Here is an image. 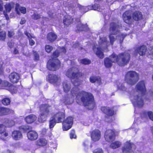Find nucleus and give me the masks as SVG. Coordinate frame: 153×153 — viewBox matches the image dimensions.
I'll use <instances>...</instances> for the list:
<instances>
[{"mask_svg":"<svg viewBox=\"0 0 153 153\" xmlns=\"http://www.w3.org/2000/svg\"><path fill=\"white\" fill-rule=\"evenodd\" d=\"M65 117V114L63 112H59L55 114L53 118L56 122L59 123L61 122Z\"/></svg>","mask_w":153,"mask_h":153,"instance_id":"obj_13","label":"nucleus"},{"mask_svg":"<svg viewBox=\"0 0 153 153\" xmlns=\"http://www.w3.org/2000/svg\"><path fill=\"white\" fill-rule=\"evenodd\" d=\"M76 137V135L75 134V131L74 130H72L70 133V137L71 138H75Z\"/></svg>","mask_w":153,"mask_h":153,"instance_id":"obj_48","label":"nucleus"},{"mask_svg":"<svg viewBox=\"0 0 153 153\" xmlns=\"http://www.w3.org/2000/svg\"><path fill=\"white\" fill-rule=\"evenodd\" d=\"M100 47H99L94 48L93 50L97 55L100 58H102L104 55L101 49V47H106L109 44V42H107L105 37L101 38L99 42Z\"/></svg>","mask_w":153,"mask_h":153,"instance_id":"obj_6","label":"nucleus"},{"mask_svg":"<svg viewBox=\"0 0 153 153\" xmlns=\"http://www.w3.org/2000/svg\"><path fill=\"white\" fill-rule=\"evenodd\" d=\"M73 118L71 117H67L63 123V129L64 131H67L70 129L73 123Z\"/></svg>","mask_w":153,"mask_h":153,"instance_id":"obj_9","label":"nucleus"},{"mask_svg":"<svg viewBox=\"0 0 153 153\" xmlns=\"http://www.w3.org/2000/svg\"><path fill=\"white\" fill-rule=\"evenodd\" d=\"M80 63L85 65L89 64L91 63V61L87 59H83L80 60Z\"/></svg>","mask_w":153,"mask_h":153,"instance_id":"obj_37","label":"nucleus"},{"mask_svg":"<svg viewBox=\"0 0 153 153\" xmlns=\"http://www.w3.org/2000/svg\"><path fill=\"white\" fill-rule=\"evenodd\" d=\"M13 138L15 140H19L22 138V135L21 132L19 131H13L12 134Z\"/></svg>","mask_w":153,"mask_h":153,"instance_id":"obj_21","label":"nucleus"},{"mask_svg":"<svg viewBox=\"0 0 153 153\" xmlns=\"http://www.w3.org/2000/svg\"><path fill=\"white\" fill-rule=\"evenodd\" d=\"M2 107L0 108V116L2 115Z\"/></svg>","mask_w":153,"mask_h":153,"instance_id":"obj_61","label":"nucleus"},{"mask_svg":"<svg viewBox=\"0 0 153 153\" xmlns=\"http://www.w3.org/2000/svg\"><path fill=\"white\" fill-rule=\"evenodd\" d=\"M121 27V26L116 23H112L110 24L109 39L111 45H113L114 42L115 40V38L112 35H116L119 33Z\"/></svg>","mask_w":153,"mask_h":153,"instance_id":"obj_7","label":"nucleus"},{"mask_svg":"<svg viewBox=\"0 0 153 153\" xmlns=\"http://www.w3.org/2000/svg\"><path fill=\"white\" fill-rule=\"evenodd\" d=\"M133 145V144L129 143V142H127L125 144L123 149V153H127L130 152L131 148Z\"/></svg>","mask_w":153,"mask_h":153,"instance_id":"obj_19","label":"nucleus"},{"mask_svg":"<svg viewBox=\"0 0 153 153\" xmlns=\"http://www.w3.org/2000/svg\"><path fill=\"white\" fill-rule=\"evenodd\" d=\"M109 58L112 62H117L119 65L123 66L129 62L130 55L128 53H120L117 56L113 53Z\"/></svg>","mask_w":153,"mask_h":153,"instance_id":"obj_2","label":"nucleus"},{"mask_svg":"<svg viewBox=\"0 0 153 153\" xmlns=\"http://www.w3.org/2000/svg\"><path fill=\"white\" fill-rule=\"evenodd\" d=\"M49 77L50 79V82L52 83L57 84L60 82V77L56 75L50 74L49 75Z\"/></svg>","mask_w":153,"mask_h":153,"instance_id":"obj_18","label":"nucleus"},{"mask_svg":"<svg viewBox=\"0 0 153 153\" xmlns=\"http://www.w3.org/2000/svg\"><path fill=\"white\" fill-rule=\"evenodd\" d=\"M59 53L58 50L56 51L53 54L52 56L53 57L56 58L59 55Z\"/></svg>","mask_w":153,"mask_h":153,"instance_id":"obj_47","label":"nucleus"},{"mask_svg":"<svg viewBox=\"0 0 153 153\" xmlns=\"http://www.w3.org/2000/svg\"><path fill=\"white\" fill-rule=\"evenodd\" d=\"M114 132L111 130H107L105 132V138L107 141H111L114 139Z\"/></svg>","mask_w":153,"mask_h":153,"instance_id":"obj_11","label":"nucleus"},{"mask_svg":"<svg viewBox=\"0 0 153 153\" xmlns=\"http://www.w3.org/2000/svg\"><path fill=\"white\" fill-rule=\"evenodd\" d=\"M3 9L2 3L1 1H0V11H2L3 10Z\"/></svg>","mask_w":153,"mask_h":153,"instance_id":"obj_59","label":"nucleus"},{"mask_svg":"<svg viewBox=\"0 0 153 153\" xmlns=\"http://www.w3.org/2000/svg\"><path fill=\"white\" fill-rule=\"evenodd\" d=\"M9 78L10 81L13 83H17L19 78L18 74L16 72L11 73L9 75Z\"/></svg>","mask_w":153,"mask_h":153,"instance_id":"obj_16","label":"nucleus"},{"mask_svg":"<svg viewBox=\"0 0 153 153\" xmlns=\"http://www.w3.org/2000/svg\"><path fill=\"white\" fill-rule=\"evenodd\" d=\"M4 15L6 19L7 20H8L9 19V17H8V16L7 15H5V14H4Z\"/></svg>","mask_w":153,"mask_h":153,"instance_id":"obj_62","label":"nucleus"},{"mask_svg":"<svg viewBox=\"0 0 153 153\" xmlns=\"http://www.w3.org/2000/svg\"><path fill=\"white\" fill-rule=\"evenodd\" d=\"M109 107H102L101 108V111L106 114L108 110H109Z\"/></svg>","mask_w":153,"mask_h":153,"instance_id":"obj_46","label":"nucleus"},{"mask_svg":"<svg viewBox=\"0 0 153 153\" xmlns=\"http://www.w3.org/2000/svg\"><path fill=\"white\" fill-rule=\"evenodd\" d=\"M28 139L31 140H36L38 137V134L35 131H31L28 132L27 134Z\"/></svg>","mask_w":153,"mask_h":153,"instance_id":"obj_17","label":"nucleus"},{"mask_svg":"<svg viewBox=\"0 0 153 153\" xmlns=\"http://www.w3.org/2000/svg\"><path fill=\"white\" fill-rule=\"evenodd\" d=\"M34 56L35 57V59L37 60H38L39 59V55L37 53V52H35L34 53Z\"/></svg>","mask_w":153,"mask_h":153,"instance_id":"obj_55","label":"nucleus"},{"mask_svg":"<svg viewBox=\"0 0 153 153\" xmlns=\"http://www.w3.org/2000/svg\"><path fill=\"white\" fill-rule=\"evenodd\" d=\"M146 50V48L145 46H142L137 49V51L140 55H143L145 54Z\"/></svg>","mask_w":153,"mask_h":153,"instance_id":"obj_26","label":"nucleus"},{"mask_svg":"<svg viewBox=\"0 0 153 153\" xmlns=\"http://www.w3.org/2000/svg\"><path fill=\"white\" fill-rule=\"evenodd\" d=\"M60 66L59 61L57 59H53L49 60L47 65L48 69L52 71H55Z\"/></svg>","mask_w":153,"mask_h":153,"instance_id":"obj_8","label":"nucleus"},{"mask_svg":"<svg viewBox=\"0 0 153 153\" xmlns=\"http://www.w3.org/2000/svg\"><path fill=\"white\" fill-rule=\"evenodd\" d=\"M14 4L13 2L6 4L4 6L6 12H10L11 9L13 7Z\"/></svg>","mask_w":153,"mask_h":153,"instance_id":"obj_28","label":"nucleus"},{"mask_svg":"<svg viewBox=\"0 0 153 153\" xmlns=\"http://www.w3.org/2000/svg\"><path fill=\"white\" fill-rule=\"evenodd\" d=\"M25 34L27 36L29 39L31 38H34V37L33 35L30 34V33L27 31L25 32Z\"/></svg>","mask_w":153,"mask_h":153,"instance_id":"obj_44","label":"nucleus"},{"mask_svg":"<svg viewBox=\"0 0 153 153\" xmlns=\"http://www.w3.org/2000/svg\"><path fill=\"white\" fill-rule=\"evenodd\" d=\"M59 49L60 51L64 53L66 52V50L64 47L61 48Z\"/></svg>","mask_w":153,"mask_h":153,"instance_id":"obj_58","label":"nucleus"},{"mask_svg":"<svg viewBox=\"0 0 153 153\" xmlns=\"http://www.w3.org/2000/svg\"><path fill=\"white\" fill-rule=\"evenodd\" d=\"M112 62L109 58H106L105 59L104 64L106 68L110 67L112 65Z\"/></svg>","mask_w":153,"mask_h":153,"instance_id":"obj_31","label":"nucleus"},{"mask_svg":"<svg viewBox=\"0 0 153 153\" xmlns=\"http://www.w3.org/2000/svg\"><path fill=\"white\" fill-rule=\"evenodd\" d=\"M41 16L39 14L36 13H34L32 16L31 17L33 19L35 20H37L40 18L41 17Z\"/></svg>","mask_w":153,"mask_h":153,"instance_id":"obj_39","label":"nucleus"},{"mask_svg":"<svg viewBox=\"0 0 153 153\" xmlns=\"http://www.w3.org/2000/svg\"><path fill=\"white\" fill-rule=\"evenodd\" d=\"M73 21V18L70 16H67L65 17L63 20V22L66 25H70Z\"/></svg>","mask_w":153,"mask_h":153,"instance_id":"obj_25","label":"nucleus"},{"mask_svg":"<svg viewBox=\"0 0 153 153\" xmlns=\"http://www.w3.org/2000/svg\"><path fill=\"white\" fill-rule=\"evenodd\" d=\"M6 37V33L5 31H2L0 32V40H4Z\"/></svg>","mask_w":153,"mask_h":153,"instance_id":"obj_38","label":"nucleus"},{"mask_svg":"<svg viewBox=\"0 0 153 153\" xmlns=\"http://www.w3.org/2000/svg\"><path fill=\"white\" fill-rule=\"evenodd\" d=\"M131 97L132 101L135 105L140 107H141L143 106V103L142 97H139L136 95V96L134 97L131 96Z\"/></svg>","mask_w":153,"mask_h":153,"instance_id":"obj_10","label":"nucleus"},{"mask_svg":"<svg viewBox=\"0 0 153 153\" xmlns=\"http://www.w3.org/2000/svg\"><path fill=\"white\" fill-rule=\"evenodd\" d=\"M43 19L44 20H46V21H47L48 20V19L47 18H46V17H43Z\"/></svg>","mask_w":153,"mask_h":153,"instance_id":"obj_63","label":"nucleus"},{"mask_svg":"<svg viewBox=\"0 0 153 153\" xmlns=\"http://www.w3.org/2000/svg\"><path fill=\"white\" fill-rule=\"evenodd\" d=\"M15 10L17 14L19 15H20L21 13L25 14L26 12V8L24 7H20L18 3L16 4Z\"/></svg>","mask_w":153,"mask_h":153,"instance_id":"obj_20","label":"nucleus"},{"mask_svg":"<svg viewBox=\"0 0 153 153\" xmlns=\"http://www.w3.org/2000/svg\"><path fill=\"white\" fill-rule=\"evenodd\" d=\"M26 22V20L24 18H22L20 22V24L21 25H23Z\"/></svg>","mask_w":153,"mask_h":153,"instance_id":"obj_57","label":"nucleus"},{"mask_svg":"<svg viewBox=\"0 0 153 153\" xmlns=\"http://www.w3.org/2000/svg\"><path fill=\"white\" fill-rule=\"evenodd\" d=\"M99 4H95L93 6V8L94 10H96L99 8Z\"/></svg>","mask_w":153,"mask_h":153,"instance_id":"obj_53","label":"nucleus"},{"mask_svg":"<svg viewBox=\"0 0 153 153\" xmlns=\"http://www.w3.org/2000/svg\"><path fill=\"white\" fill-rule=\"evenodd\" d=\"M47 143V141L45 139L41 138L36 142V144L39 146H43L45 145Z\"/></svg>","mask_w":153,"mask_h":153,"instance_id":"obj_29","label":"nucleus"},{"mask_svg":"<svg viewBox=\"0 0 153 153\" xmlns=\"http://www.w3.org/2000/svg\"><path fill=\"white\" fill-rule=\"evenodd\" d=\"M14 122L12 120H10L8 123H7V126L8 127H11L14 125Z\"/></svg>","mask_w":153,"mask_h":153,"instance_id":"obj_49","label":"nucleus"},{"mask_svg":"<svg viewBox=\"0 0 153 153\" xmlns=\"http://www.w3.org/2000/svg\"><path fill=\"white\" fill-rule=\"evenodd\" d=\"M69 100L70 101L71 100V102H73V99L72 98H71V99L68 98L67 99H66V101H65V103H66L67 104H70L71 103V102L70 101H69Z\"/></svg>","mask_w":153,"mask_h":153,"instance_id":"obj_51","label":"nucleus"},{"mask_svg":"<svg viewBox=\"0 0 153 153\" xmlns=\"http://www.w3.org/2000/svg\"><path fill=\"white\" fill-rule=\"evenodd\" d=\"M2 115H7L11 112L9 108L2 107Z\"/></svg>","mask_w":153,"mask_h":153,"instance_id":"obj_35","label":"nucleus"},{"mask_svg":"<svg viewBox=\"0 0 153 153\" xmlns=\"http://www.w3.org/2000/svg\"><path fill=\"white\" fill-rule=\"evenodd\" d=\"M65 74L68 77L72 79V82L75 87L71 89V93L73 96L76 95L77 103H79L81 101L85 106H91L90 109L93 108L94 106L93 95L90 93L83 91H80L76 87L80 84L78 78L82 76V73L79 72L77 68L73 67L68 70Z\"/></svg>","mask_w":153,"mask_h":153,"instance_id":"obj_1","label":"nucleus"},{"mask_svg":"<svg viewBox=\"0 0 153 153\" xmlns=\"http://www.w3.org/2000/svg\"><path fill=\"white\" fill-rule=\"evenodd\" d=\"M117 85L118 90L124 91H126V88L124 86L123 84L119 83L117 84Z\"/></svg>","mask_w":153,"mask_h":153,"instance_id":"obj_33","label":"nucleus"},{"mask_svg":"<svg viewBox=\"0 0 153 153\" xmlns=\"http://www.w3.org/2000/svg\"><path fill=\"white\" fill-rule=\"evenodd\" d=\"M91 135L92 140L94 141L99 140L100 138V132L98 130L96 129L93 131Z\"/></svg>","mask_w":153,"mask_h":153,"instance_id":"obj_14","label":"nucleus"},{"mask_svg":"<svg viewBox=\"0 0 153 153\" xmlns=\"http://www.w3.org/2000/svg\"><path fill=\"white\" fill-rule=\"evenodd\" d=\"M11 93L12 94L15 93L16 92V88L14 86H12L11 87Z\"/></svg>","mask_w":153,"mask_h":153,"instance_id":"obj_50","label":"nucleus"},{"mask_svg":"<svg viewBox=\"0 0 153 153\" xmlns=\"http://www.w3.org/2000/svg\"><path fill=\"white\" fill-rule=\"evenodd\" d=\"M142 15L141 13L137 12L133 14L130 11H126L123 15V18L124 21L127 24H131L133 22V19L138 21L142 18Z\"/></svg>","mask_w":153,"mask_h":153,"instance_id":"obj_3","label":"nucleus"},{"mask_svg":"<svg viewBox=\"0 0 153 153\" xmlns=\"http://www.w3.org/2000/svg\"><path fill=\"white\" fill-rule=\"evenodd\" d=\"M6 127L2 124H0V137L3 140H5V137L7 136L8 134L6 132Z\"/></svg>","mask_w":153,"mask_h":153,"instance_id":"obj_15","label":"nucleus"},{"mask_svg":"<svg viewBox=\"0 0 153 153\" xmlns=\"http://www.w3.org/2000/svg\"><path fill=\"white\" fill-rule=\"evenodd\" d=\"M57 37V36L55 33L51 32L49 33L47 36L48 39L51 42L54 41Z\"/></svg>","mask_w":153,"mask_h":153,"instance_id":"obj_23","label":"nucleus"},{"mask_svg":"<svg viewBox=\"0 0 153 153\" xmlns=\"http://www.w3.org/2000/svg\"><path fill=\"white\" fill-rule=\"evenodd\" d=\"M126 36L123 34H121L120 35L117 37V39H119L120 40V42L121 43L123 40L124 38Z\"/></svg>","mask_w":153,"mask_h":153,"instance_id":"obj_45","label":"nucleus"},{"mask_svg":"<svg viewBox=\"0 0 153 153\" xmlns=\"http://www.w3.org/2000/svg\"><path fill=\"white\" fill-rule=\"evenodd\" d=\"M63 86L64 91L65 92H68L70 89L71 86L67 82H64L63 83Z\"/></svg>","mask_w":153,"mask_h":153,"instance_id":"obj_30","label":"nucleus"},{"mask_svg":"<svg viewBox=\"0 0 153 153\" xmlns=\"http://www.w3.org/2000/svg\"><path fill=\"white\" fill-rule=\"evenodd\" d=\"M106 114L109 116H112L114 114V110L110 108H109V110H108Z\"/></svg>","mask_w":153,"mask_h":153,"instance_id":"obj_42","label":"nucleus"},{"mask_svg":"<svg viewBox=\"0 0 153 153\" xmlns=\"http://www.w3.org/2000/svg\"><path fill=\"white\" fill-rule=\"evenodd\" d=\"M86 26V25H82L80 22H79L78 25L77 26V29L79 30H85V27Z\"/></svg>","mask_w":153,"mask_h":153,"instance_id":"obj_34","label":"nucleus"},{"mask_svg":"<svg viewBox=\"0 0 153 153\" xmlns=\"http://www.w3.org/2000/svg\"><path fill=\"white\" fill-rule=\"evenodd\" d=\"M36 116L33 114H30L27 116L25 118V120L26 122L28 123H30L33 122L36 119Z\"/></svg>","mask_w":153,"mask_h":153,"instance_id":"obj_22","label":"nucleus"},{"mask_svg":"<svg viewBox=\"0 0 153 153\" xmlns=\"http://www.w3.org/2000/svg\"><path fill=\"white\" fill-rule=\"evenodd\" d=\"M53 49V48L51 46L48 45H47L45 46L46 51L48 53H50Z\"/></svg>","mask_w":153,"mask_h":153,"instance_id":"obj_41","label":"nucleus"},{"mask_svg":"<svg viewBox=\"0 0 153 153\" xmlns=\"http://www.w3.org/2000/svg\"><path fill=\"white\" fill-rule=\"evenodd\" d=\"M19 53L18 51L16 48H15L13 51V53L15 54H18Z\"/></svg>","mask_w":153,"mask_h":153,"instance_id":"obj_60","label":"nucleus"},{"mask_svg":"<svg viewBox=\"0 0 153 153\" xmlns=\"http://www.w3.org/2000/svg\"><path fill=\"white\" fill-rule=\"evenodd\" d=\"M147 116L151 120L153 121V113L151 111L143 112V114L141 115V117H146Z\"/></svg>","mask_w":153,"mask_h":153,"instance_id":"obj_27","label":"nucleus"},{"mask_svg":"<svg viewBox=\"0 0 153 153\" xmlns=\"http://www.w3.org/2000/svg\"><path fill=\"white\" fill-rule=\"evenodd\" d=\"M121 145V143L119 141H115L111 144L110 146L113 149L119 147Z\"/></svg>","mask_w":153,"mask_h":153,"instance_id":"obj_32","label":"nucleus"},{"mask_svg":"<svg viewBox=\"0 0 153 153\" xmlns=\"http://www.w3.org/2000/svg\"><path fill=\"white\" fill-rule=\"evenodd\" d=\"M29 43L30 45L32 46L35 44V42L33 40L31 39H29Z\"/></svg>","mask_w":153,"mask_h":153,"instance_id":"obj_54","label":"nucleus"},{"mask_svg":"<svg viewBox=\"0 0 153 153\" xmlns=\"http://www.w3.org/2000/svg\"><path fill=\"white\" fill-rule=\"evenodd\" d=\"M15 34L13 30H10L8 31L7 36L9 37H12Z\"/></svg>","mask_w":153,"mask_h":153,"instance_id":"obj_43","label":"nucleus"},{"mask_svg":"<svg viewBox=\"0 0 153 153\" xmlns=\"http://www.w3.org/2000/svg\"><path fill=\"white\" fill-rule=\"evenodd\" d=\"M94 153H103V152L101 149H98L95 150Z\"/></svg>","mask_w":153,"mask_h":153,"instance_id":"obj_52","label":"nucleus"},{"mask_svg":"<svg viewBox=\"0 0 153 153\" xmlns=\"http://www.w3.org/2000/svg\"><path fill=\"white\" fill-rule=\"evenodd\" d=\"M2 104L4 105H7L9 104L10 102V100L8 98L4 99L2 101Z\"/></svg>","mask_w":153,"mask_h":153,"instance_id":"obj_36","label":"nucleus"},{"mask_svg":"<svg viewBox=\"0 0 153 153\" xmlns=\"http://www.w3.org/2000/svg\"><path fill=\"white\" fill-rule=\"evenodd\" d=\"M84 8L83 7H82V6H81V7H80V9L81 10H83V9H84Z\"/></svg>","mask_w":153,"mask_h":153,"instance_id":"obj_64","label":"nucleus"},{"mask_svg":"<svg viewBox=\"0 0 153 153\" xmlns=\"http://www.w3.org/2000/svg\"><path fill=\"white\" fill-rule=\"evenodd\" d=\"M136 88L137 91L140 92L142 94H145L146 89L144 81H141L139 82L136 86Z\"/></svg>","mask_w":153,"mask_h":153,"instance_id":"obj_12","label":"nucleus"},{"mask_svg":"<svg viewBox=\"0 0 153 153\" xmlns=\"http://www.w3.org/2000/svg\"><path fill=\"white\" fill-rule=\"evenodd\" d=\"M139 79L138 74L135 71H129L125 75V80L128 84L133 85Z\"/></svg>","mask_w":153,"mask_h":153,"instance_id":"obj_5","label":"nucleus"},{"mask_svg":"<svg viewBox=\"0 0 153 153\" xmlns=\"http://www.w3.org/2000/svg\"><path fill=\"white\" fill-rule=\"evenodd\" d=\"M7 45L10 48H12L13 46V43L11 42H8Z\"/></svg>","mask_w":153,"mask_h":153,"instance_id":"obj_56","label":"nucleus"},{"mask_svg":"<svg viewBox=\"0 0 153 153\" xmlns=\"http://www.w3.org/2000/svg\"><path fill=\"white\" fill-rule=\"evenodd\" d=\"M89 80L90 82L92 83L96 82L100 84L101 82L100 78L99 77L91 76Z\"/></svg>","mask_w":153,"mask_h":153,"instance_id":"obj_24","label":"nucleus"},{"mask_svg":"<svg viewBox=\"0 0 153 153\" xmlns=\"http://www.w3.org/2000/svg\"><path fill=\"white\" fill-rule=\"evenodd\" d=\"M51 106L45 104L42 105L40 106L41 113L38 118V121L40 123H43L46 120L47 117L50 115Z\"/></svg>","mask_w":153,"mask_h":153,"instance_id":"obj_4","label":"nucleus"},{"mask_svg":"<svg viewBox=\"0 0 153 153\" xmlns=\"http://www.w3.org/2000/svg\"><path fill=\"white\" fill-rule=\"evenodd\" d=\"M57 123L53 118V119L51 120L49 122V127L50 128H53L55 126L56 123Z\"/></svg>","mask_w":153,"mask_h":153,"instance_id":"obj_40","label":"nucleus"}]
</instances>
